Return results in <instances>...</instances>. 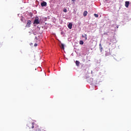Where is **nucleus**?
Returning a JSON list of instances; mask_svg holds the SVG:
<instances>
[{"label":"nucleus","mask_w":131,"mask_h":131,"mask_svg":"<svg viewBox=\"0 0 131 131\" xmlns=\"http://www.w3.org/2000/svg\"><path fill=\"white\" fill-rule=\"evenodd\" d=\"M27 125L29 128H34L35 131H40V129L38 126L36 125V124H35L34 122L29 123Z\"/></svg>","instance_id":"nucleus-1"},{"label":"nucleus","mask_w":131,"mask_h":131,"mask_svg":"<svg viewBox=\"0 0 131 131\" xmlns=\"http://www.w3.org/2000/svg\"><path fill=\"white\" fill-rule=\"evenodd\" d=\"M116 42H117V40H116V38H112L110 40L108 39L106 41V43L107 45H109V46H110L112 43H113V45H114V43H116Z\"/></svg>","instance_id":"nucleus-2"},{"label":"nucleus","mask_w":131,"mask_h":131,"mask_svg":"<svg viewBox=\"0 0 131 131\" xmlns=\"http://www.w3.org/2000/svg\"><path fill=\"white\" fill-rule=\"evenodd\" d=\"M40 23V20L38 19V17H36L35 20L33 21V24H39Z\"/></svg>","instance_id":"nucleus-3"},{"label":"nucleus","mask_w":131,"mask_h":131,"mask_svg":"<svg viewBox=\"0 0 131 131\" xmlns=\"http://www.w3.org/2000/svg\"><path fill=\"white\" fill-rule=\"evenodd\" d=\"M82 39L84 41H85V40H86L88 39V37L86 36V34H83L82 35Z\"/></svg>","instance_id":"nucleus-4"},{"label":"nucleus","mask_w":131,"mask_h":131,"mask_svg":"<svg viewBox=\"0 0 131 131\" xmlns=\"http://www.w3.org/2000/svg\"><path fill=\"white\" fill-rule=\"evenodd\" d=\"M31 24V20H28L27 24L26 25V27L29 28L30 27V25Z\"/></svg>","instance_id":"nucleus-5"},{"label":"nucleus","mask_w":131,"mask_h":131,"mask_svg":"<svg viewBox=\"0 0 131 131\" xmlns=\"http://www.w3.org/2000/svg\"><path fill=\"white\" fill-rule=\"evenodd\" d=\"M125 6L126 8H128V6H129V2L126 1L125 4Z\"/></svg>","instance_id":"nucleus-6"},{"label":"nucleus","mask_w":131,"mask_h":131,"mask_svg":"<svg viewBox=\"0 0 131 131\" xmlns=\"http://www.w3.org/2000/svg\"><path fill=\"white\" fill-rule=\"evenodd\" d=\"M41 7H46L47 6V2H42L41 3Z\"/></svg>","instance_id":"nucleus-7"},{"label":"nucleus","mask_w":131,"mask_h":131,"mask_svg":"<svg viewBox=\"0 0 131 131\" xmlns=\"http://www.w3.org/2000/svg\"><path fill=\"white\" fill-rule=\"evenodd\" d=\"M68 28H69V29H71L72 28V23H70L68 25Z\"/></svg>","instance_id":"nucleus-8"},{"label":"nucleus","mask_w":131,"mask_h":131,"mask_svg":"<svg viewBox=\"0 0 131 131\" xmlns=\"http://www.w3.org/2000/svg\"><path fill=\"white\" fill-rule=\"evenodd\" d=\"M88 15V11H85L83 12V16L84 17H85Z\"/></svg>","instance_id":"nucleus-9"},{"label":"nucleus","mask_w":131,"mask_h":131,"mask_svg":"<svg viewBox=\"0 0 131 131\" xmlns=\"http://www.w3.org/2000/svg\"><path fill=\"white\" fill-rule=\"evenodd\" d=\"M76 66H79V61L78 60L76 61Z\"/></svg>","instance_id":"nucleus-10"},{"label":"nucleus","mask_w":131,"mask_h":131,"mask_svg":"<svg viewBox=\"0 0 131 131\" xmlns=\"http://www.w3.org/2000/svg\"><path fill=\"white\" fill-rule=\"evenodd\" d=\"M61 49H62V50H64V45L63 43H61Z\"/></svg>","instance_id":"nucleus-11"},{"label":"nucleus","mask_w":131,"mask_h":131,"mask_svg":"<svg viewBox=\"0 0 131 131\" xmlns=\"http://www.w3.org/2000/svg\"><path fill=\"white\" fill-rule=\"evenodd\" d=\"M79 43H80V45H83V40H80V41H79Z\"/></svg>","instance_id":"nucleus-12"},{"label":"nucleus","mask_w":131,"mask_h":131,"mask_svg":"<svg viewBox=\"0 0 131 131\" xmlns=\"http://www.w3.org/2000/svg\"><path fill=\"white\" fill-rule=\"evenodd\" d=\"M94 16L96 17V18H98V17H99V15L97 14H94Z\"/></svg>","instance_id":"nucleus-13"},{"label":"nucleus","mask_w":131,"mask_h":131,"mask_svg":"<svg viewBox=\"0 0 131 131\" xmlns=\"http://www.w3.org/2000/svg\"><path fill=\"white\" fill-rule=\"evenodd\" d=\"M63 12H64V13H67V9H64L63 10Z\"/></svg>","instance_id":"nucleus-14"},{"label":"nucleus","mask_w":131,"mask_h":131,"mask_svg":"<svg viewBox=\"0 0 131 131\" xmlns=\"http://www.w3.org/2000/svg\"><path fill=\"white\" fill-rule=\"evenodd\" d=\"M34 47H37V43H35L34 44Z\"/></svg>","instance_id":"nucleus-15"},{"label":"nucleus","mask_w":131,"mask_h":131,"mask_svg":"<svg viewBox=\"0 0 131 131\" xmlns=\"http://www.w3.org/2000/svg\"><path fill=\"white\" fill-rule=\"evenodd\" d=\"M40 131H45L43 129H40Z\"/></svg>","instance_id":"nucleus-16"},{"label":"nucleus","mask_w":131,"mask_h":131,"mask_svg":"<svg viewBox=\"0 0 131 131\" xmlns=\"http://www.w3.org/2000/svg\"><path fill=\"white\" fill-rule=\"evenodd\" d=\"M35 40H37V37H35Z\"/></svg>","instance_id":"nucleus-17"},{"label":"nucleus","mask_w":131,"mask_h":131,"mask_svg":"<svg viewBox=\"0 0 131 131\" xmlns=\"http://www.w3.org/2000/svg\"><path fill=\"white\" fill-rule=\"evenodd\" d=\"M72 2H75L76 0H71Z\"/></svg>","instance_id":"nucleus-18"}]
</instances>
